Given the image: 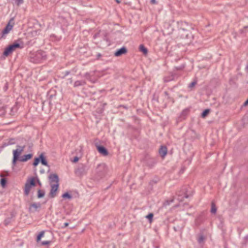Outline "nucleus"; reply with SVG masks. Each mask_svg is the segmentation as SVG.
I'll use <instances>...</instances> for the list:
<instances>
[{
    "instance_id": "f257e3e1",
    "label": "nucleus",
    "mask_w": 248,
    "mask_h": 248,
    "mask_svg": "<svg viewBox=\"0 0 248 248\" xmlns=\"http://www.w3.org/2000/svg\"><path fill=\"white\" fill-rule=\"evenodd\" d=\"M36 179L35 177H31L27 180L24 187V193L26 195L28 196L30 192L31 187L35 186Z\"/></svg>"
},
{
    "instance_id": "f03ea898",
    "label": "nucleus",
    "mask_w": 248,
    "mask_h": 248,
    "mask_svg": "<svg viewBox=\"0 0 248 248\" xmlns=\"http://www.w3.org/2000/svg\"><path fill=\"white\" fill-rule=\"evenodd\" d=\"M25 147V146H17L16 149L13 151V158L12 163L14 166L20 158V155L24 151Z\"/></svg>"
},
{
    "instance_id": "7ed1b4c3",
    "label": "nucleus",
    "mask_w": 248,
    "mask_h": 248,
    "mask_svg": "<svg viewBox=\"0 0 248 248\" xmlns=\"http://www.w3.org/2000/svg\"><path fill=\"white\" fill-rule=\"evenodd\" d=\"M18 48H23V46H21V45L17 42H14L12 45H10L5 49L3 55L7 56Z\"/></svg>"
},
{
    "instance_id": "20e7f679",
    "label": "nucleus",
    "mask_w": 248,
    "mask_h": 248,
    "mask_svg": "<svg viewBox=\"0 0 248 248\" xmlns=\"http://www.w3.org/2000/svg\"><path fill=\"white\" fill-rule=\"evenodd\" d=\"M143 161L145 165L150 168L153 167L157 162L155 158L152 157L149 155H145Z\"/></svg>"
},
{
    "instance_id": "39448f33",
    "label": "nucleus",
    "mask_w": 248,
    "mask_h": 248,
    "mask_svg": "<svg viewBox=\"0 0 248 248\" xmlns=\"http://www.w3.org/2000/svg\"><path fill=\"white\" fill-rule=\"evenodd\" d=\"M14 25L13 18L11 19L8 24H7L5 28L1 32L2 37H4L5 35L7 34L12 30Z\"/></svg>"
},
{
    "instance_id": "423d86ee",
    "label": "nucleus",
    "mask_w": 248,
    "mask_h": 248,
    "mask_svg": "<svg viewBox=\"0 0 248 248\" xmlns=\"http://www.w3.org/2000/svg\"><path fill=\"white\" fill-rule=\"evenodd\" d=\"M46 55L45 52L43 51H38L36 53L33 62L35 63L42 62L44 60H46Z\"/></svg>"
},
{
    "instance_id": "0eeeda50",
    "label": "nucleus",
    "mask_w": 248,
    "mask_h": 248,
    "mask_svg": "<svg viewBox=\"0 0 248 248\" xmlns=\"http://www.w3.org/2000/svg\"><path fill=\"white\" fill-rule=\"evenodd\" d=\"M59 188V184H51V190L50 192V196L51 198L56 196Z\"/></svg>"
},
{
    "instance_id": "6e6552de",
    "label": "nucleus",
    "mask_w": 248,
    "mask_h": 248,
    "mask_svg": "<svg viewBox=\"0 0 248 248\" xmlns=\"http://www.w3.org/2000/svg\"><path fill=\"white\" fill-rule=\"evenodd\" d=\"M190 112L189 108L184 109L181 113L179 117L178 118V121H182L186 119L188 115Z\"/></svg>"
},
{
    "instance_id": "1a4fd4ad",
    "label": "nucleus",
    "mask_w": 248,
    "mask_h": 248,
    "mask_svg": "<svg viewBox=\"0 0 248 248\" xmlns=\"http://www.w3.org/2000/svg\"><path fill=\"white\" fill-rule=\"evenodd\" d=\"M167 152L168 149L166 146H160L158 150V153L162 159H164L165 158L166 155L167 154Z\"/></svg>"
},
{
    "instance_id": "9d476101",
    "label": "nucleus",
    "mask_w": 248,
    "mask_h": 248,
    "mask_svg": "<svg viewBox=\"0 0 248 248\" xmlns=\"http://www.w3.org/2000/svg\"><path fill=\"white\" fill-rule=\"evenodd\" d=\"M127 50L126 48V47L124 46H123V47H121L120 49L117 50L115 52V53H114V55H115V56L119 57V56L122 55L123 54H126L127 53Z\"/></svg>"
},
{
    "instance_id": "9b49d317",
    "label": "nucleus",
    "mask_w": 248,
    "mask_h": 248,
    "mask_svg": "<svg viewBox=\"0 0 248 248\" xmlns=\"http://www.w3.org/2000/svg\"><path fill=\"white\" fill-rule=\"evenodd\" d=\"M97 150L98 152L102 155H103L106 156L108 155V151L103 146L97 145L96 146Z\"/></svg>"
},
{
    "instance_id": "f8f14e48",
    "label": "nucleus",
    "mask_w": 248,
    "mask_h": 248,
    "mask_svg": "<svg viewBox=\"0 0 248 248\" xmlns=\"http://www.w3.org/2000/svg\"><path fill=\"white\" fill-rule=\"evenodd\" d=\"M32 157V155L31 154L25 155L22 156H21L20 158L18 161L20 162H26L28 160L31 159Z\"/></svg>"
},
{
    "instance_id": "ddd939ff",
    "label": "nucleus",
    "mask_w": 248,
    "mask_h": 248,
    "mask_svg": "<svg viewBox=\"0 0 248 248\" xmlns=\"http://www.w3.org/2000/svg\"><path fill=\"white\" fill-rule=\"evenodd\" d=\"M40 207V204L37 203H32L30 205L29 210L31 212H34Z\"/></svg>"
},
{
    "instance_id": "4468645a",
    "label": "nucleus",
    "mask_w": 248,
    "mask_h": 248,
    "mask_svg": "<svg viewBox=\"0 0 248 248\" xmlns=\"http://www.w3.org/2000/svg\"><path fill=\"white\" fill-rule=\"evenodd\" d=\"M49 178L50 181V185L53 184V183H54V184H58L59 178L57 175L55 174H51Z\"/></svg>"
},
{
    "instance_id": "2eb2a0df",
    "label": "nucleus",
    "mask_w": 248,
    "mask_h": 248,
    "mask_svg": "<svg viewBox=\"0 0 248 248\" xmlns=\"http://www.w3.org/2000/svg\"><path fill=\"white\" fill-rule=\"evenodd\" d=\"M175 76L170 73L169 75L166 76L163 78V80L165 82H168L172 80H174L175 79Z\"/></svg>"
},
{
    "instance_id": "dca6fc26",
    "label": "nucleus",
    "mask_w": 248,
    "mask_h": 248,
    "mask_svg": "<svg viewBox=\"0 0 248 248\" xmlns=\"http://www.w3.org/2000/svg\"><path fill=\"white\" fill-rule=\"evenodd\" d=\"M139 50L140 51L142 52L144 55H147L148 52L147 48H146L145 46L142 44L140 45Z\"/></svg>"
},
{
    "instance_id": "f3484780",
    "label": "nucleus",
    "mask_w": 248,
    "mask_h": 248,
    "mask_svg": "<svg viewBox=\"0 0 248 248\" xmlns=\"http://www.w3.org/2000/svg\"><path fill=\"white\" fill-rule=\"evenodd\" d=\"M217 208L216 207L215 202L213 201L211 202V213L214 214H216L217 213Z\"/></svg>"
},
{
    "instance_id": "a211bd4d",
    "label": "nucleus",
    "mask_w": 248,
    "mask_h": 248,
    "mask_svg": "<svg viewBox=\"0 0 248 248\" xmlns=\"http://www.w3.org/2000/svg\"><path fill=\"white\" fill-rule=\"evenodd\" d=\"M39 157H40V159H41V163L44 165L47 166V161L46 160V159L45 158V157H44L43 155L42 154L41 155H40Z\"/></svg>"
},
{
    "instance_id": "6ab92c4d",
    "label": "nucleus",
    "mask_w": 248,
    "mask_h": 248,
    "mask_svg": "<svg viewBox=\"0 0 248 248\" xmlns=\"http://www.w3.org/2000/svg\"><path fill=\"white\" fill-rule=\"evenodd\" d=\"M45 232L44 231L41 232L38 235L36 239V241L37 242H39L41 240L42 237L44 236Z\"/></svg>"
},
{
    "instance_id": "aec40b11",
    "label": "nucleus",
    "mask_w": 248,
    "mask_h": 248,
    "mask_svg": "<svg viewBox=\"0 0 248 248\" xmlns=\"http://www.w3.org/2000/svg\"><path fill=\"white\" fill-rule=\"evenodd\" d=\"M205 239V238L203 235H201L198 239V242L199 244H202L204 242Z\"/></svg>"
},
{
    "instance_id": "412c9836",
    "label": "nucleus",
    "mask_w": 248,
    "mask_h": 248,
    "mask_svg": "<svg viewBox=\"0 0 248 248\" xmlns=\"http://www.w3.org/2000/svg\"><path fill=\"white\" fill-rule=\"evenodd\" d=\"M210 110L209 109H206L204 110L202 113V117L205 118L209 113Z\"/></svg>"
},
{
    "instance_id": "4be33fe9",
    "label": "nucleus",
    "mask_w": 248,
    "mask_h": 248,
    "mask_svg": "<svg viewBox=\"0 0 248 248\" xmlns=\"http://www.w3.org/2000/svg\"><path fill=\"white\" fill-rule=\"evenodd\" d=\"M197 83L196 79L194 80L191 83L188 85V88L192 89Z\"/></svg>"
},
{
    "instance_id": "5701e85b",
    "label": "nucleus",
    "mask_w": 248,
    "mask_h": 248,
    "mask_svg": "<svg viewBox=\"0 0 248 248\" xmlns=\"http://www.w3.org/2000/svg\"><path fill=\"white\" fill-rule=\"evenodd\" d=\"M153 216L154 215L153 213H150L146 217V218L148 219L149 220V222L151 223L153 221Z\"/></svg>"
},
{
    "instance_id": "b1692460",
    "label": "nucleus",
    "mask_w": 248,
    "mask_h": 248,
    "mask_svg": "<svg viewBox=\"0 0 248 248\" xmlns=\"http://www.w3.org/2000/svg\"><path fill=\"white\" fill-rule=\"evenodd\" d=\"M62 197L64 199H70L72 198L71 196L67 192L64 193L62 195Z\"/></svg>"
},
{
    "instance_id": "393cba45",
    "label": "nucleus",
    "mask_w": 248,
    "mask_h": 248,
    "mask_svg": "<svg viewBox=\"0 0 248 248\" xmlns=\"http://www.w3.org/2000/svg\"><path fill=\"white\" fill-rule=\"evenodd\" d=\"M173 202V200H171L170 201H169L168 200L167 201H166L164 202L163 203V207H166L167 206L170 205V203L171 202Z\"/></svg>"
},
{
    "instance_id": "a878e982",
    "label": "nucleus",
    "mask_w": 248,
    "mask_h": 248,
    "mask_svg": "<svg viewBox=\"0 0 248 248\" xmlns=\"http://www.w3.org/2000/svg\"><path fill=\"white\" fill-rule=\"evenodd\" d=\"M6 183V181L4 178H2L0 180V184L3 187H4L5 186Z\"/></svg>"
},
{
    "instance_id": "bb28decb",
    "label": "nucleus",
    "mask_w": 248,
    "mask_h": 248,
    "mask_svg": "<svg viewBox=\"0 0 248 248\" xmlns=\"http://www.w3.org/2000/svg\"><path fill=\"white\" fill-rule=\"evenodd\" d=\"M51 243V241H44L42 242L41 245H47L50 244Z\"/></svg>"
},
{
    "instance_id": "cd10ccee",
    "label": "nucleus",
    "mask_w": 248,
    "mask_h": 248,
    "mask_svg": "<svg viewBox=\"0 0 248 248\" xmlns=\"http://www.w3.org/2000/svg\"><path fill=\"white\" fill-rule=\"evenodd\" d=\"M39 161L40 158H35L33 162V165L36 166L39 164Z\"/></svg>"
},
{
    "instance_id": "c85d7f7f",
    "label": "nucleus",
    "mask_w": 248,
    "mask_h": 248,
    "mask_svg": "<svg viewBox=\"0 0 248 248\" xmlns=\"http://www.w3.org/2000/svg\"><path fill=\"white\" fill-rule=\"evenodd\" d=\"M44 193L42 192L40 190H38V198H42L43 197H44Z\"/></svg>"
},
{
    "instance_id": "c756f323",
    "label": "nucleus",
    "mask_w": 248,
    "mask_h": 248,
    "mask_svg": "<svg viewBox=\"0 0 248 248\" xmlns=\"http://www.w3.org/2000/svg\"><path fill=\"white\" fill-rule=\"evenodd\" d=\"M15 0V2H16V4L18 6L20 5L21 4L23 3V0Z\"/></svg>"
},
{
    "instance_id": "7c9ffc66",
    "label": "nucleus",
    "mask_w": 248,
    "mask_h": 248,
    "mask_svg": "<svg viewBox=\"0 0 248 248\" xmlns=\"http://www.w3.org/2000/svg\"><path fill=\"white\" fill-rule=\"evenodd\" d=\"M164 94L166 96H167L168 98H169V93H168V92H164Z\"/></svg>"
},
{
    "instance_id": "2f4dec72",
    "label": "nucleus",
    "mask_w": 248,
    "mask_h": 248,
    "mask_svg": "<svg viewBox=\"0 0 248 248\" xmlns=\"http://www.w3.org/2000/svg\"><path fill=\"white\" fill-rule=\"evenodd\" d=\"M248 105V99L244 102V106H247Z\"/></svg>"
},
{
    "instance_id": "473e14b6",
    "label": "nucleus",
    "mask_w": 248,
    "mask_h": 248,
    "mask_svg": "<svg viewBox=\"0 0 248 248\" xmlns=\"http://www.w3.org/2000/svg\"><path fill=\"white\" fill-rule=\"evenodd\" d=\"M248 105V99L244 102V106H247Z\"/></svg>"
},
{
    "instance_id": "72a5a7b5",
    "label": "nucleus",
    "mask_w": 248,
    "mask_h": 248,
    "mask_svg": "<svg viewBox=\"0 0 248 248\" xmlns=\"http://www.w3.org/2000/svg\"><path fill=\"white\" fill-rule=\"evenodd\" d=\"M35 178H36V182H37V183H38V184H39L40 186H41V182H40L39 180H38V179H37V177H35Z\"/></svg>"
},
{
    "instance_id": "f704fd0d",
    "label": "nucleus",
    "mask_w": 248,
    "mask_h": 248,
    "mask_svg": "<svg viewBox=\"0 0 248 248\" xmlns=\"http://www.w3.org/2000/svg\"><path fill=\"white\" fill-rule=\"evenodd\" d=\"M78 160V157H76L74 158V162H77Z\"/></svg>"
},
{
    "instance_id": "c9c22d12",
    "label": "nucleus",
    "mask_w": 248,
    "mask_h": 248,
    "mask_svg": "<svg viewBox=\"0 0 248 248\" xmlns=\"http://www.w3.org/2000/svg\"><path fill=\"white\" fill-rule=\"evenodd\" d=\"M68 225H69V224L67 222H65L64 224V226L65 227H67L68 226Z\"/></svg>"
},
{
    "instance_id": "e433bc0d",
    "label": "nucleus",
    "mask_w": 248,
    "mask_h": 248,
    "mask_svg": "<svg viewBox=\"0 0 248 248\" xmlns=\"http://www.w3.org/2000/svg\"><path fill=\"white\" fill-rule=\"evenodd\" d=\"M151 2L152 4H155V0H151Z\"/></svg>"
},
{
    "instance_id": "4c0bfd02",
    "label": "nucleus",
    "mask_w": 248,
    "mask_h": 248,
    "mask_svg": "<svg viewBox=\"0 0 248 248\" xmlns=\"http://www.w3.org/2000/svg\"><path fill=\"white\" fill-rule=\"evenodd\" d=\"M11 140V141L9 143V144L15 143V142L14 141H13V140Z\"/></svg>"
},
{
    "instance_id": "58836bf2",
    "label": "nucleus",
    "mask_w": 248,
    "mask_h": 248,
    "mask_svg": "<svg viewBox=\"0 0 248 248\" xmlns=\"http://www.w3.org/2000/svg\"><path fill=\"white\" fill-rule=\"evenodd\" d=\"M75 84L76 86L79 85V82L78 81L76 82Z\"/></svg>"
},
{
    "instance_id": "ea45409f",
    "label": "nucleus",
    "mask_w": 248,
    "mask_h": 248,
    "mask_svg": "<svg viewBox=\"0 0 248 248\" xmlns=\"http://www.w3.org/2000/svg\"><path fill=\"white\" fill-rule=\"evenodd\" d=\"M118 3H120L121 2V1L119 0H115Z\"/></svg>"
},
{
    "instance_id": "a19ab883",
    "label": "nucleus",
    "mask_w": 248,
    "mask_h": 248,
    "mask_svg": "<svg viewBox=\"0 0 248 248\" xmlns=\"http://www.w3.org/2000/svg\"><path fill=\"white\" fill-rule=\"evenodd\" d=\"M246 71L247 72H248V65H247L246 67Z\"/></svg>"
},
{
    "instance_id": "79ce46f5",
    "label": "nucleus",
    "mask_w": 248,
    "mask_h": 248,
    "mask_svg": "<svg viewBox=\"0 0 248 248\" xmlns=\"http://www.w3.org/2000/svg\"><path fill=\"white\" fill-rule=\"evenodd\" d=\"M248 28V26L245 27V28Z\"/></svg>"
}]
</instances>
